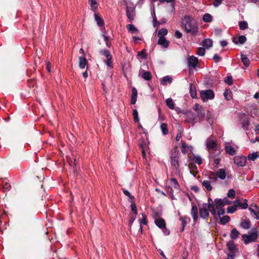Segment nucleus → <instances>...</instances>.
Listing matches in <instances>:
<instances>
[{
	"instance_id": "nucleus-1",
	"label": "nucleus",
	"mask_w": 259,
	"mask_h": 259,
	"mask_svg": "<svg viewBox=\"0 0 259 259\" xmlns=\"http://www.w3.org/2000/svg\"><path fill=\"white\" fill-rule=\"evenodd\" d=\"M182 28L188 34L192 36L198 35L199 27L196 21L191 15H185L181 18Z\"/></svg>"
},
{
	"instance_id": "nucleus-2",
	"label": "nucleus",
	"mask_w": 259,
	"mask_h": 259,
	"mask_svg": "<svg viewBox=\"0 0 259 259\" xmlns=\"http://www.w3.org/2000/svg\"><path fill=\"white\" fill-rule=\"evenodd\" d=\"M180 153L177 148H174L171 151L170 154V165L176 173L180 172Z\"/></svg>"
},
{
	"instance_id": "nucleus-3",
	"label": "nucleus",
	"mask_w": 259,
	"mask_h": 259,
	"mask_svg": "<svg viewBox=\"0 0 259 259\" xmlns=\"http://www.w3.org/2000/svg\"><path fill=\"white\" fill-rule=\"evenodd\" d=\"M170 184L172 186H166V189L168 192H169V195L171 196V198L172 199H174V190L173 189H175V190L180 191L181 190L180 186L178 183V181L176 178H171L170 180Z\"/></svg>"
},
{
	"instance_id": "nucleus-4",
	"label": "nucleus",
	"mask_w": 259,
	"mask_h": 259,
	"mask_svg": "<svg viewBox=\"0 0 259 259\" xmlns=\"http://www.w3.org/2000/svg\"><path fill=\"white\" fill-rule=\"evenodd\" d=\"M200 96L203 102L212 100L214 97V94L211 90H202L200 92Z\"/></svg>"
},
{
	"instance_id": "nucleus-5",
	"label": "nucleus",
	"mask_w": 259,
	"mask_h": 259,
	"mask_svg": "<svg viewBox=\"0 0 259 259\" xmlns=\"http://www.w3.org/2000/svg\"><path fill=\"white\" fill-rule=\"evenodd\" d=\"M242 237L244 243L247 244L250 242L255 241L257 237V234L256 232H252L249 235L243 234Z\"/></svg>"
},
{
	"instance_id": "nucleus-6",
	"label": "nucleus",
	"mask_w": 259,
	"mask_h": 259,
	"mask_svg": "<svg viewBox=\"0 0 259 259\" xmlns=\"http://www.w3.org/2000/svg\"><path fill=\"white\" fill-rule=\"evenodd\" d=\"M234 161L237 166L243 167L246 164V158L244 156H235L234 157Z\"/></svg>"
},
{
	"instance_id": "nucleus-7",
	"label": "nucleus",
	"mask_w": 259,
	"mask_h": 259,
	"mask_svg": "<svg viewBox=\"0 0 259 259\" xmlns=\"http://www.w3.org/2000/svg\"><path fill=\"white\" fill-rule=\"evenodd\" d=\"M155 224L160 229H164L165 230V231H163L165 235L169 234V232L166 229V224L165 221L162 218L155 219Z\"/></svg>"
},
{
	"instance_id": "nucleus-8",
	"label": "nucleus",
	"mask_w": 259,
	"mask_h": 259,
	"mask_svg": "<svg viewBox=\"0 0 259 259\" xmlns=\"http://www.w3.org/2000/svg\"><path fill=\"white\" fill-rule=\"evenodd\" d=\"M206 148L208 151L216 150L217 149V141L211 138H208L206 141Z\"/></svg>"
},
{
	"instance_id": "nucleus-9",
	"label": "nucleus",
	"mask_w": 259,
	"mask_h": 259,
	"mask_svg": "<svg viewBox=\"0 0 259 259\" xmlns=\"http://www.w3.org/2000/svg\"><path fill=\"white\" fill-rule=\"evenodd\" d=\"M208 207L206 204H202V207L199 209V214L201 218L207 219L209 217Z\"/></svg>"
},
{
	"instance_id": "nucleus-10",
	"label": "nucleus",
	"mask_w": 259,
	"mask_h": 259,
	"mask_svg": "<svg viewBox=\"0 0 259 259\" xmlns=\"http://www.w3.org/2000/svg\"><path fill=\"white\" fill-rule=\"evenodd\" d=\"M198 64V59L197 57L191 56L189 57L187 61V65L188 67H191L193 68H195Z\"/></svg>"
},
{
	"instance_id": "nucleus-11",
	"label": "nucleus",
	"mask_w": 259,
	"mask_h": 259,
	"mask_svg": "<svg viewBox=\"0 0 259 259\" xmlns=\"http://www.w3.org/2000/svg\"><path fill=\"white\" fill-rule=\"evenodd\" d=\"M203 204H206V206L208 207L209 212L213 215L217 214V211L214 208L213 202L212 199L210 197L208 198L207 203H204Z\"/></svg>"
},
{
	"instance_id": "nucleus-12",
	"label": "nucleus",
	"mask_w": 259,
	"mask_h": 259,
	"mask_svg": "<svg viewBox=\"0 0 259 259\" xmlns=\"http://www.w3.org/2000/svg\"><path fill=\"white\" fill-rule=\"evenodd\" d=\"M126 16L128 19L131 21L134 20L135 16V8L133 7L127 6L126 8Z\"/></svg>"
},
{
	"instance_id": "nucleus-13",
	"label": "nucleus",
	"mask_w": 259,
	"mask_h": 259,
	"mask_svg": "<svg viewBox=\"0 0 259 259\" xmlns=\"http://www.w3.org/2000/svg\"><path fill=\"white\" fill-rule=\"evenodd\" d=\"M95 20L97 22V24L98 26L101 27V30L102 31L105 29L104 27V22L103 19L100 17L99 14L95 13L94 15Z\"/></svg>"
},
{
	"instance_id": "nucleus-14",
	"label": "nucleus",
	"mask_w": 259,
	"mask_h": 259,
	"mask_svg": "<svg viewBox=\"0 0 259 259\" xmlns=\"http://www.w3.org/2000/svg\"><path fill=\"white\" fill-rule=\"evenodd\" d=\"M249 210L253 214L254 218L256 220L259 219V208L258 206L254 204H251L248 208Z\"/></svg>"
},
{
	"instance_id": "nucleus-15",
	"label": "nucleus",
	"mask_w": 259,
	"mask_h": 259,
	"mask_svg": "<svg viewBox=\"0 0 259 259\" xmlns=\"http://www.w3.org/2000/svg\"><path fill=\"white\" fill-rule=\"evenodd\" d=\"M225 149L226 153L230 155H234L236 153L235 148L230 145L229 143L225 144Z\"/></svg>"
},
{
	"instance_id": "nucleus-16",
	"label": "nucleus",
	"mask_w": 259,
	"mask_h": 259,
	"mask_svg": "<svg viewBox=\"0 0 259 259\" xmlns=\"http://www.w3.org/2000/svg\"><path fill=\"white\" fill-rule=\"evenodd\" d=\"M196 116L194 113L192 112L188 113L186 115V121L191 123L193 125L196 122Z\"/></svg>"
},
{
	"instance_id": "nucleus-17",
	"label": "nucleus",
	"mask_w": 259,
	"mask_h": 259,
	"mask_svg": "<svg viewBox=\"0 0 259 259\" xmlns=\"http://www.w3.org/2000/svg\"><path fill=\"white\" fill-rule=\"evenodd\" d=\"M139 75L145 80H150L152 78L150 72L142 69L140 70Z\"/></svg>"
},
{
	"instance_id": "nucleus-18",
	"label": "nucleus",
	"mask_w": 259,
	"mask_h": 259,
	"mask_svg": "<svg viewBox=\"0 0 259 259\" xmlns=\"http://www.w3.org/2000/svg\"><path fill=\"white\" fill-rule=\"evenodd\" d=\"M179 220L182 222V227L180 228V232H183L185 230V227L187 224L188 221H190V218L187 216H180Z\"/></svg>"
},
{
	"instance_id": "nucleus-19",
	"label": "nucleus",
	"mask_w": 259,
	"mask_h": 259,
	"mask_svg": "<svg viewBox=\"0 0 259 259\" xmlns=\"http://www.w3.org/2000/svg\"><path fill=\"white\" fill-rule=\"evenodd\" d=\"M191 214L193 218L194 222H196L197 221L198 218V208L196 205H193L191 210Z\"/></svg>"
},
{
	"instance_id": "nucleus-20",
	"label": "nucleus",
	"mask_w": 259,
	"mask_h": 259,
	"mask_svg": "<svg viewBox=\"0 0 259 259\" xmlns=\"http://www.w3.org/2000/svg\"><path fill=\"white\" fill-rule=\"evenodd\" d=\"M246 41V37L245 35H240L233 38V41L236 44H243Z\"/></svg>"
},
{
	"instance_id": "nucleus-21",
	"label": "nucleus",
	"mask_w": 259,
	"mask_h": 259,
	"mask_svg": "<svg viewBox=\"0 0 259 259\" xmlns=\"http://www.w3.org/2000/svg\"><path fill=\"white\" fill-rule=\"evenodd\" d=\"M212 40L210 38H205L203 39L201 43V45L203 46V47L206 49H209L211 48L212 46Z\"/></svg>"
},
{
	"instance_id": "nucleus-22",
	"label": "nucleus",
	"mask_w": 259,
	"mask_h": 259,
	"mask_svg": "<svg viewBox=\"0 0 259 259\" xmlns=\"http://www.w3.org/2000/svg\"><path fill=\"white\" fill-rule=\"evenodd\" d=\"M215 175L217 176L218 178H219L222 180H225L226 177V172L225 169L224 168L219 169L216 172Z\"/></svg>"
},
{
	"instance_id": "nucleus-23",
	"label": "nucleus",
	"mask_w": 259,
	"mask_h": 259,
	"mask_svg": "<svg viewBox=\"0 0 259 259\" xmlns=\"http://www.w3.org/2000/svg\"><path fill=\"white\" fill-rule=\"evenodd\" d=\"M79 67L80 69H84L88 64V61L84 56L79 57Z\"/></svg>"
},
{
	"instance_id": "nucleus-24",
	"label": "nucleus",
	"mask_w": 259,
	"mask_h": 259,
	"mask_svg": "<svg viewBox=\"0 0 259 259\" xmlns=\"http://www.w3.org/2000/svg\"><path fill=\"white\" fill-rule=\"evenodd\" d=\"M158 44L161 45L164 48H167L169 46V41L165 38H159Z\"/></svg>"
},
{
	"instance_id": "nucleus-25",
	"label": "nucleus",
	"mask_w": 259,
	"mask_h": 259,
	"mask_svg": "<svg viewBox=\"0 0 259 259\" xmlns=\"http://www.w3.org/2000/svg\"><path fill=\"white\" fill-rule=\"evenodd\" d=\"M172 78L169 75L164 76L160 80V83L163 85L167 84V83H171L172 82Z\"/></svg>"
},
{
	"instance_id": "nucleus-26",
	"label": "nucleus",
	"mask_w": 259,
	"mask_h": 259,
	"mask_svg": "<svg viewBox=\"0 0 259 259\" xmlns=\"http://www.w3.org/2000/svg\"><path fill=\"white\" fill-rule=\"evenodd\" d=\"M138 92L136 88L132 89V95L131 97V104H135L137 101Z\"/></svg>"
},
{
	"instance_id": "nucleus-27",
	"label": "nucleus",
	"mask_w": 259,
	"mask_h": 259,
	"mask_svg": "<svg viewBox=\"0 0 259 259\" xmlns=\"http://www.w3.org/2000/svg\"><path fill=\"white\" fill-rule=\"evenodd\" d=\"M205 115V113L204 110L202 108V109H200V110H199V111L196 112V116L200 120V121H201L204 120Z\"/></svg>"
},
{
	"instance_id": "nucleus-28",
	"label": "nucleus",
	"mask_w": 259,
	"mask_h": 259,
	"mask_svg": "<svg viewBox=\"0 0 259 259\" xmlns=\"http://www.w3.org/2000/svg\"><path fill=\"white\" fill-rule=\"evenodd\" d=\"M126 28L127 30L131 33H136L139 31L138 28H136L135 25L132 24L127 25Z\"/></svg>"
},
{
	"instance_id": "nucleus-29",
	"label": "nucleus",
	"mask_w": 259,
	"mask_h": 259,
	"mask_svg": "<svg viewBox=\"0 0 259 259\" xmlns=\"http://www.w3.org/2000/svg\"><path fill=\"white\" fill-rule=\"evenodd\" d=\"M239 232L235 228L231 230L230 233V238L233 240H236L239 236Z\"/></svg>"
},
{
	"instance_id": "nucleus-30",
	"label": "nucleus",
	"mask_w": 259,
	"mask_h": 259,
	"mask_svg": "<svg viewBox=\"0 0 259 259\" xmlns=\"http://www.w3.org/2000/svg\"><path fill=\"white\" fill-rule=\"evenodd\" d=\"M214 202L216 209H219L221 207H223L224 206V204L223 202V200L221 199H215Z\"/></svg>"
},
{
	"instance_id": "nucleus-31",
	"label": "nucleus",
	"mask_w": 259,
	"mask_h": 259,
	"mask_svg": "<svg viewBox=\"0 0 259 259\" xmlns=\"http://www.w3.org/2000/svg\"><path fill=\"white\" fill-rule=\"evenodd\" d=\"M241 60L245 67H248L249 65L250 61L246 55L241 54Z\"/></svg>"
},
{
	"instance_id": "nucleus-32",
	"label": "nucleus",
	"mask_w": 259,
	"mask_h": 259,
	"mask_svg": "<svg viewBox=\"0 0 259 259\" xmlns=\"http://www.w3.org/2000/svg\"><path fill=\"white\" fill-rule=\"evenodd\" d=\"M168 33V30L166 28H162L159 30L158 32V36L159 38H164V36L167 35Z\"/></svg>"
},
{
	"instance_id": "nucleus-33",
	"label": "nucleus",
	"mask_w": 259,
	"mask_h": 259,
	"mask_svg": "<svg viewBox=\"0 0 259 259\" xmlns=\"http://www.w3.org/2000/svg\"><path fill=\"white\" fill-rule=\"evenodd\" d=\"M259 157V152H253L248 155V159L251 161H254Z\"/></svg>"
},
{
	"instance_id": "nucleus-34",
	"label": "nucleus",
	"mask_w": 259,
	"mask_h": 259,
	"mask_svg": "<svg viewBox=\"0 0 259 259\" xmlns=\"http://www.w3.org/2000/svg\"><path fill=\"white\" fill-rule=\"evenodd\" d=\"M228 249L231 252H234L236 246L233 241H230L227 244Z\"/></svg>"
},
{
	"instance_id": "nucleus-35",
	"label": "nucleus",
	"mask_w": 259,
	"mask_h": 259,
	"mask_svg": "<svg viewBox=\"0 0 259 259\" xmlns=\"http://www.w3.org/2000/svg\"><path fill=\"white\" fill-rule=\"evenodd\" d=\"M202 20L204 22H211L212 21V17L210 14L206 13L203 15Z\"/></svg>"
},
{
	"instance_id": "nucleus-36",
	"label": "nucleus",
	"mask_w": 259,
	"mask_h": 259,
	"mask_svg": "<svg viewBox=\"0 0 259 259\" xmlns=\"http://www.w3.org/2000/svg\"><path fill=\"white\" fill-rule=\"evenodd\" d=\"M230 220V218L228 215H225L220 219V224L223 225H225L229 222Z\"/></svg>"
},
{
	"instance_id": "nucleus-37",
	"label": "nucleus",
	"mask_w": 259,
	"mask_h": 259,
	"mask_svg": "<svg viewBox=\"0 0 259 259\" xmlns=\"http://www.w3.org/2000/svg\"><path fill=\"white\" fill-rule=\"evenodd\" d=\"M202 186L204 187L208 191H211L212 190V186L210 184V182L207 180H204L202 182Z\"/></svg>"
},
{
	"instance_id": "nucleus-38",
	"label": "nucleus",
	"mask_w": 259,
	"mask_h": 259,
	"mask_svg": "<svg viewBox=\"0 0 259 259\" xmlns=\"http://www.w3.org/2000/svg\"><path fill=\"white\" fill-rule=\"evenodd\" d=\"M99 53L101 55H103V56L106 57V58H112L111 53L107 50H106V49L102 50L99 52Z\"/></svg>"
},
{
	"instance_id": "nucleus-39",
	"label": "nucleus",
	"mask_w": 259,
	"mask_h": 259,
	"mask_svg": "<svg viewBox=\"0 0 259 259\" xmlns=\"http://www.w3.org/2000/svg\"><path fill=\"white\" fill-rule=\"evenodd\" d=\"M241 227L245 229H248L250 228V223L249 220H244L241 223Z\"/></svg>"
},
{
	"instance_id": "nucleus-40",
	"label": "nucleus",
	"mask_w": 259,
	"mask_h": 259,
	"mask_svg": "<svg viewBox=\"0 0 259 259\" xmlns=\"http://www.w3.org/2000/svg\"><path fill=\"white\" fill-rule=\"evenodd\" d=\"M166 105L171 109H172L174 108V102L172 100V99L170 98H168L166 100Z\"/></svg>"
},
{
	"instance_id": "nucleus-41",
	"label": "nucleus",
	"mask_w": 259,
	"mask_h": 259,
	"mask_svg": "<svg viewBox=\"0 0 259 259\" xmlns=\"http://www.w3.org/2000/svg\"><path fill=\"white\" fill-rule=\"evenodd\" d=\"M142 217H143V219L140 220V229L141 230V232H142V228L141 224H143L145 225H146L147 224V219H146V215L144 213H143L142 214Z\"/></svg>"
},
{
	"instance_id": "nucleus-42",
	"label": "nucleus",
	"mask_w": 259,
	"mask_h": 259,
	"mask_svg": "<svg viewBox=\"0 0 259 259\" xmlns=\"http://www.w3.org/2000/svg\"><path fill=\"white\" fill-rule=\"evenodd\" d=\"M239 26L241 30H245L248 28V23L246 21H240L239 22Z\"/></svg>"
},
{
	"instance_id": "nucleus-43",
	"label": "nucleus",
	"mask_w": 259,
	"mask_h": 259,
	"mask_svg": "<svg viewBox=\"0 0 259 259\" xmlns=\"http://www.w3.org/2000/svg\"><path fill=\"white\" fill-rule=\"evenodd\" d=\"M160 128L163 135H166L168 134V132L167 128V124L166 123H162L160 125Z\"/></svg>"
},
{
	"instance_id": "nucleus-44",
	"label": "nucleus",
	"mask_w": 259,
	"mask_h": 259,
	"mask_svg": "<svg viewBox=\"0 0 259 259\" xmlns=\"http://www.w3.org/2000/svg\"><path fill=\"white\" fill-rule=\"evenodd\" d=\"M213 115L212 113L209 111H207L206 115V120L207 121L211 124L213 122Z\"/></svg>"
},
{
	"instance_id": "nucleus-45",
	"label": "nucleus",
	"mask_w": 259,
	"mask_h": 259,
	"mask_svg": "<svg viewBox=\"0 0 259 259\" xmlns=\"http://www.w3.org/2000/svg\"><path fill=\"white\" fill-rule=\"evenodd\" d=\"M190 94L192 98H195L197 96L196 91L195 88H192V84H191L190 86Z\"/></svg>"
},
{
	"instance_id": "nucleus-46",
	"label": "nucleus",
	"mask_w": 259,
	"mask_h": 259,
	"mask_svg": "<svg viewBox=\"0 0 259 259\" xmlns=\"http://www.w3.org/2000/svg\"><path fill=\"white\" fill-rule=\"evenodd\" d=\"M205 53V49L204 47H199L197 50V55L200 56H203Z\"/></svg>"
},
{
	"instance_id": "nucleus-47",
	"label": "nucleus",
	"mask_w": 259,
	"mask_h": 259,
	"mask_svg": "<svg viewBox=\"0 0 259 259\" xmlns=\"http://www.w3.org/2000/svg\"><path fill=\"white\" fill-rule=\"evenodd\" d=\"M104 62L106 64L107 66L109 68H112L113 67V63L112 61V58H107V60H104Z\"/></svg>"
},
{
	"instance_id": "nucleus-48",
	"label": "nucleus",
	"mask_w": 259,
	"mask_h": 259,
	"mask_svg": "<svg viewBox=\"0 0 259 259\" xmlns=\"http://www.w3.org/2000/svg\"><path fill=\"white\" fill-rule=\"evenodd\" d=\"M195 162L198 164L200 165L202 162V158L199 155H194Z\"/></svg>"
},
{
	"instance_id": "nucleus-49",
	"label": "nucleus",
	"mask_w": 259,
	"mask_h": 259,
	"mask_svg": "<svg viewBox=\"0 0 259 259\" xmlns=\"http://www.w3.org/2000/svg\"><path fill=\"white\" fill-rule=\"evenodd\" d=\"M133 117L135 122H138L139 121V118L138 117V112L136 109L133 110Z\"/></svg>"
},
{
	"instance_id": "nucleus-50",
	"label": "nucleus",
	"mask_w": 259,
	"mask_h": 259,
	"mask_svg": "<svg viewBox=\"0 0 259 259\" xmlns=\"http://www.w3.org/2000/svg\"><path fill=\"white\" fill-rule=\"evenodd\" d=\"M237 210L236 206H231L227 208V212L228 213H233Z\"/></svg>"
},
{
	"instance_id": "nucleus-51",
	"label": "nucleus",
	"mask_w": 259,
	"mask_h": 259,
	"mask_svg": "<svg viewBox=\"0 0 259 259\" xmlns=\"http://www.w3.org/2000/svg\"><path fill=\"white\" fill-rule=\"evenodd\" d=\"M235 191L233 189H230L227 193V196L228 197L230 198H233L235 196Z\"/></svg>"
},
{
	"instance_id": "nucleus-52",
	"label": "nucleus",
	"mask_w": 259,
	"mask_h": 259,
	"mask_svg": "<svg viewBox=\"0 0 259 259\" xmlns=\"http://www.w3.org/2000/svg\"><path fill=\"white\" fill-rule=\"evenodd\" d=\"M123 194L125 196L128 197L131 199V200H134V197L131 194L130 192L128 190H125V189H123Z\"/></svg>"
},
{
	"instance_id": "nucleus-53",
	"label": "nucleus",
	"mask_w": 259,
	"mask_h": 259,
	"mask_svg": "<svg viewBox=\"0 0 259 259\" xmlns=\"http://www.w3.org/2000/svg\"><path fill=\"white\" fill-rule=\"evenodd\" d=\"M90 5L92 7V9L95 11L97 9V7L96 6L97 4V2L96 0H90Z\"/></svg>"
},
{
	"instance_id": "nucleus-54",
	"label": "nucleus",
	"mask_w": 259,
	"mask_h": 259,
	"mask_svg": "<svg viewBox=\"0 0 259 259\" xmlns=\"http://www.w3.org/2000/svg\"><path fill=\"white\" fill-rule=\"evenodd\" d=\"M145 50H143L141 52L138 53V56L141 57L142 59H146L147 57V55L145 53Z\"/></svg>"
},
{
	"instance_id": "nucleus-55",
	"label": "nucleus",
	"mask_w": 259,
	"mask_h": 259,
	"mask_svg": "<svg viewBox=\"0 0 259 259\" xmlns=\"http://www.w3.org/2000/svg\"><path fill=\"white\" fill-rule=\"evenodd\" d=\"M249 121L248 120H246L244 121L242 123V127L245 130H248V126H249Z\"/></svg>"
},
{
	"instance_id": "nucleus-56",
	"label": "nucleus",
	"mask_w": 259,
	"mask_h": 259,
	"mask_svg": "<svg viewBox=\"0 0 259 259\" xmlns=\"http://www.w3.org/2000/svg\"><path fill=\"white\" fill-rule=\"evenodd\" d=\"M217 209L218 210L217 214H218L219 216L223 215L225 212V210L223 207H221Z\"/></svg>"
},
{
	"instance_id": "nucleus-57",
	"label": "nucleus",
	"mask_w": 259,
	"mask_h": 259,
	"mask_svg": "<svg viewBox=\"0 0 259 259\" xmlns=\"http://www.w3.org/2000/svg\"><path fill=\"white\" fill-rule=\"evenodd\" d=\"M248 207L247 200L244 199V202H241V208L242 209H246Z\"/></svg>"
},
{
	"instance_id": "nucleus-58",
	"label": "nucleus",
	"mask_w": 259,
	"mask_h": 259,
	"mask_svg": "<svg viewBox=\"0 0 259 259\" xmlns=\"http://www.w3.org/2000/svg\"><path fill=\"white\" fill-rule=\"evenodd\" d=\"M224 0H214L213 3V6L215 8L218 7Z\"/></svg>"
},
{
	"instance_id": "nucleus-59",
	"label": "nucleus",
	"mask_w": 259,
	"mask_h": 259,
	"mask_svg": "<svg viewBox=\"0 0 259 259\" xmlns=\"http://www.w3.org/2000/svg\"><path fill=\"white\" fill-rule=\"evenodd\" d=\"M225 82L229 85L232 84L233 83L232 77L231 76H228L227 79H225Z\"/></svg>"
},
{
	"instance_id": "nucleus-60",
	"label": "nucleus",
	"mask_w": 259,
	"mask_h": 259,
	"mask_svg": "<svg viewBox=\"0 0 259 259\" xmlns=\"http://www.w3.org/2000/svg\"><path fill=\"white\" fill-rule=\"evenodd\" d=\"M202 106L199 105L198 104L196 103L193 106V109L195 111L197 112L200 110V109H202Z\"/></svg>"
},
{
	"instance_id": "nucleus-61",
	"label": "nucleus",
	"mask_w": 259,
	"mask_h": 259,
	"mask_svg": "<svg viewBox=\"0 0 259 259\" xmlns=\"http://www.w3.org/2000/svg\"><path fill=\"white\" fill-rule=\"evenodd\" d=\"M131 209L135 214H137V207L135 203H133L131 204Z\"/></svg>"
},
{
	"instance_id": "nucleus-62",
	"label": "nucleus",
	"mask_w": 259,
	"mask_h": 259,
	"mask_svg": "<svg viewBox=\"0 0 259 259\" xmlns=\"http://www.w3.org/2000/svg\"><path fill=\"white\" fill-rule=\"evenodd\" d=\"M221 58L220 57V56L217 54H214L213 57V59L214 60L215 62H216V63L219 62L220 61V60H221Z\"/></svg>"
},
{
	"instance_id": "nucleus-63",
	"label": "nucleus",
	"mask_w": 259,
	"mask_h": 259,
	"mask_svg": "<svg viewBox=\"0 0 259 259\" xmlns=\"http://www.w3.org/2000/svg\"><path fill=\"white\" fill-rule=\"evenodd\" d=\"M235 257V253L234 252H231L230 251V253H229L227 254V259H234Z\"/></svg>"
},
{
	"instance_id": "nucleus-64",
	"label": "nucleus",
	"mask_w": 259,
	"mask_h": 259,
	"mask_svg": "<svg viewBox=\"0 0 259 259\" xmlns=\"http://www.w3.org/2000/svg\"><path fill=\"white\" fill-rule=\"evenodd\" d=\"M175 35L177 38H181L183 35L180 31L176 30L175 32Z\"/></svg>"
}]
</instances>
